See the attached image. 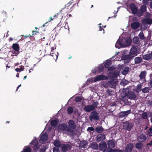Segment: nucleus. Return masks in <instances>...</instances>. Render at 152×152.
Returning <instances> with one entry per match:
<instances>
[{
	"label": "nucleus",
	"instance_id": "obj_1",
	"mask_svg": "<svg viewBox=\"0 0 152 152\" xmlns=\"http://www.w3.org/2000/svg\"><path fill=\"white\" fill-rule=\"evenodd\" d=\"M34 151H37L39 148V143L36 138L34 139L31 142Z\"/></svg>",
	"mask_w": 152,
	"mask_h": 152
},
{
	"label": "nucleus",
	"instance_id": "obj_2",
	"mask_svg": "<svg viewBox=\"0 0 152 152\" xmlns=\"http://www.w3.org/2000/svg\"><path fill=\"white\" fill-rule=\"evenodd\" d=\"M99 114L96 111H93L91 113L89 116L90 119L92 121V119L94 120H98L99 119Z\"/></svg>",
	"mask_w": 152,
	"mask_h": 152
},
{
	"label": "nucleus",
	"instance_id": "obj_3",
	"mask_svg": "<svg viewBox=\"0 0 152 152\" xmlns=\"http://www.w3.org/2000/svg\"><path fill=\"white\" fill-rule=\"evenodd\" d=\"M146 72L145 71H142L140 74L139 77H140L139 81L142 83H143L146 81L145 77Z\"/></svg>",
	"mask_w": 152,
	"mask_h": 152
},
{
	"label": "nucleus",
	"instance_id": "obj_4",
	"mask_svg": "<svg viewBox=\"0 0 152 152\" xmlns=\"http://www.w3.org/2000/svg\"><path fill=\"white\" fill-rule=\"evenodd\" d=\"M146 9L147 7L145 5H142L140 8V10L137 12V15L139 17L142 16L144 13L146 11Z\"/></svg>",
	"mask_w": 152,
	"mask_h": 152
},
{
	"label": "nucleus",
	"instance_id": "obj_5",
	"mask_svg": "<svg viewBox=\"0 0 152 152\" xmlns=\"http://www.w3.org/2000/svg\"><path fill=\"white\" fill-rule=\"evenodd\" d=\"M108 77L107 76L103 75H99L96 77L94 79V82H95L98 81L106 80L107 79Z\"/></svg>",
	"mask_w": 152,
	"mask_h": 152
},
{
	"label": "nucleus",
	"instance_id": "obj_6",
	"mask_svg": "<svg viewBox=\"0 0 152 152\" xmlns=\"http://www.w3.org/2000/svg\"><path fill=\"white\" fill-rule=\"evenodd\" d=\"M123 124L124 128L128 131H130L133 126V124L130 123L129 121H125L124 122Z\"/></svg>",
	"mask_w": 152,
	"mask_h": 152
},
{
	"label": "nucleus",
	"instance_id": "obj_7",
	"mask_svg": "<svg viewBox=\"0 0 152 152\" xmlns=\"http://www.w3.org/2000/svg\"><path fill=\"white\" fill-rule=\"evenodd\" d=\"M147 136L144 134H141L139 135L137 139V140L139 142H143L147 139Z\"/></svg>",
	"mask_w": 152,
	"mask_h": 152
},
{
	"label": "nucleus",
	"instance_id": "obj_8",
	"mask_svg": "<svg viewBox=\"0 0 152 152\" xmlns=\"http://www.w3.org/2000/svg\"><path fill=\"white\" fill-rule=\"evenodd\" d=\"M71 145L69 144H63L61 146V152H66L69 149H71Z\"/></svg>",
	"mask_w": 152,
	"mask_h": 152
},
{
	"label": "nucleus",
	"instance_id": "obj_9",
	"mask_svg": "<svg viewBox=\"0 0 152 152\" xmlns=\"http://www.w3.org/2000/svg\"><path fill=\"white\" fill-rule=\"evenodd\" d=\"M134 147V145L133 144L130 143L128 144L125 149L124 152H132Z\"/></svg>",
	"mask_w": 152,
	"mask_h": 152
},
{
	"label": "nucleus",
	"instance_id": "obj_10",
	"mask_svg": "<svg viewBox=\"0 0 152 152\" xmlns=\"http://www.w3.org/2000/svg\"><path fill=\"white\" fill-rule=\"evenodd\" d=\"M68 127L71 128L74 130L75 129L76 127L75 122L72 119L69 120L68 123Z\"/></svg>",
	"mask_w": 152,
	"mask_h": 152
},
{
	"label": "nucleus",
	"instance_id": "obj_11",
	"mask_svg": "<svg viewBox=\"0 0 152 152\" xmlns=\"http://www.w3.org/2000/svg\"><path fill=\"white\" fill-rule=\"evenodd\" d=\"M127 97L131 99H134L136 97L135 93L133 91H129L126 95Z\"/></svg>",
	"mask_w": 152,
	"mask_h": 152
},
{
	"label": "nucleus",
	"instance_id": "obj_12",
	"mask_svg": "<svg viewBox=\"0 0 152 152\" xmlns=\"http://www.w3.org/2000/svg\"><path fill=\"white\" fill-rule=\"evenodd\" d=\"M67 126L66 124H63L59 125L58 127V130L59 132H62L65 131Z\"/></svg>",
	"mask_w": 152,
	"mask_h": 152
},
{
	"label": "nucleus",
	"instance_id": "obj_13",
	"mask_svg": "<svg viewBox=\"0 0 152 152\" xmlns=\"http://www.w3.org/2000/svg\"><path fill=\"white\" fill-rule=\"evenodd\" d=\"M137 51L136 48L135 46H133L131 48L129 54L132 55L134 57L136 56L137 55Z\"/></svg>",
	"mask_w": 152,
	"mask_h": 152
},
{
	"label": "nucleus",
	"instance_id": "obj_14",
	"mask_svg": "<svg viewBox=\"0 0 152 152\" xmlns=\"http://www.w3.org/2000/svg\"><path fill=\"white\" fill-rule=\"evenodd\" d=\"M107 147V144L105 141L100 142L99 144V148L100 151H102Z\"/></svg>",
	"mask_w": 152,
	"mask_h": 152
},
{
	"label": "nucleus",
	"instance_id": "obj_15",
	"mask_svg": "<svg viewBox=\"0 0 152 152\" xmlns=\"http://www.w3.org/2000/svg\"><path fill=\"white\" fill-rule=\"evenodd\" d=\"M129 7L132 11V13L134 14H136L137 12V8L135 6V4L134 3H131L129 5Z\"/></svg>",
	"mask_w": 152,
	"mask_h": 152
},
{
	"label": "nucleus",
	"instance_id": "obj_16",
	"mask_svg": "<svg viewBox=\"0 0 152 152\" xmlns=\"http://www.w3.org/2000/svg\"><path fill=\"white\" fill-rule=\"evenodd\" d=\"M134 57V56H132L129 53V54L126 55H124L122 56L121 57L122 60H123L130 61Z\"/></svg>",
	"mask_w": 152,
	"mask_h": 152
},
{
	"label": "nucleus",
	"instance_id": "obj_17",
	"mask_svg": "<svg viewBox=\"0 0 152 152\" xmlns=\"http://www.w3.org/2000/svg\"><path fill=\"white\" fill-rule=\"evenodd\" d=\"M131 113L130 110H128L125 111L121 112L119 113V116L120 118H123L125 116H126Z\"/></svg>",
	"mask_w": 152,
	"mask_h": 152
},
{
	"label": "nucleus",
	"instance_id": "obj_18",
	"mask_svg": "<svg viewBox=\"0 0 152 152\" xmlns=\"http://www.w3.org/2000/svg\"><path fill=\"white\" fill-rule=\"evenodd\" d=\"M105 138V135L103 134H98L96 137V141L99 142L102 140H104Z\"/></svg>",
	"mask_w": 152,
	"mask_h": 152
},
{
	"label": "nucleus",
	"instance_id": "obj_19",
	"mask_svg": "<svg viewBox=\"0 0 152 152\" xmlns=\"http://www.w3.org/2000/svg\"><path fill=\"white\" fill-rule=\"evenodd\" d=\"M48 135L47 132H45L43 133L41 135L39 141H42L43 142L46 141L48 139Z\"/></svg>",
	"mask_w": 152,
	"mask_h": 152
},
{
	"label": "nucleus",
	"instance_id": "obj_20",
	"mask_svg": "<svg viewBox=\"0 0 152 152\" xmlns=\"http://www.w3.org/2000/svg\"><path fill=\"white\" fill-rule=\"evenodd\" d=\"M83 109L86 112H90L94 110L93 107L91 105H88L85 106Z\"/></svg>",
	"mask_w": 152,
	"mask_h": 152
},
{
	"label": "nucleus",
	"instance_id": "obj_21",
	"mask_svg": "<svg viewBox=\"0 0 152 152\" xmlns=\"http://www.w3.org/2000/svg\"><path fill=\"white\" fill-rule=\"evenodd\" d=\"M142 23L147 24L151 25L152 24V19L148 18L142 20Z\"/></svg>",
	"mask_w": 152,
	"mask_h": 152
},
{
	"label": "nucleus",
	"instance_id": "obj_22",
	"mask_svg": "<svg viewBox=\"0 0 152 152\" xmlns=\"http://www.w3.org/2000/svg\"><path fill=\"white\" fill-rule=\"evenodd\" d=\"M140 23L138 22H134L131 24V27L134 29L136 30L140 26Z\"/></svg>",
	"mask_w": 152,
	"mask_h": 152
},
{
	"label": "nucleus",
	"instance_id": "obj_23",
	"mask_svg": "<svg viewBox=\"0 0 152 152\" xmlns=\"http://www.w3.org/2000/svg\"><path fill=\"white\" fill-rule=\"evenodd\" d=\"M88 142L85 140L81 141L79 144V147L81 148H87Z\"/></svg>",
	"mask_w": 152,
	"mask_h": 152
},
{
	"label": "nucleus",
	"instance_id": "obj_24",
	"mask_svg": "<svg viewBox=\"0 0 152 152\" xmlns=\"http://www.w3.org/2000/svg\"><path fill=\"white\" fill-rule=\"evenodd\" d=\"M12 48L13 50L17 52V54H19V53L20 47L18 44H13L12 45Z\"/></svg>",
	"mask_w": 152,
	"mask_h": 152
},
{
	"label": "nucleus",
	"instance_id": "obj_25",
	"mask_svg": "<svg viewBox=\"0 0 152 152\" xmlns=\"http://www.w3.org/2000/svg\"><path fill=\"white\" fill-rule=\"evenodd\" d=\"M107 145L109 148H114L115 146V144L112 140H109L107 142Z\"/></svg>",
	"mask_w": 152,
	"mask_h": 152
},
{
	"label": "nucleus",
	"instance_id": "obj_26",
	"mask_svg": "<svg viewBox=\"0 0 152 152\" xmlns=\"http://www.w3.org/2000/svg\"><path fill=\"white\" fill-rule=\"evenodd\" d=\"M73 129H72L71 128L67 127L65 131L66 132V133L68 135H73L74 134Z\"/></svg>",
	"mask_w": 152,
	"mask_h": 152
},
{
	"label": "nucleus",
	"instance_id": "obj_27",
	"mask_svg": "<svg viewBox=\"0 0 152 152\" xmlns=\"http://www.w3.org/2000/svg\"><path fill=\"white\" fill-rule=\"evenodd\" d=\"M123 46V44L122 43V41L120 39H118L115 45L116 48H119Z\"/></svg>",
	"mask_w": 152,
	"mask_h": 152
},
{
	"label": "nucleus",
	"instance_id": "obj_28",
	"mask_svg": "<svg viewBox=\"0 0 152 152\" xmlns=\"http://www.w3.org/2000/svg\"><path fill=\"white\" fill-rule=\"evenodd\" d=\"M129 70V68L128 66H124L122 69V74L123 75H126Z\"/></svg>",
	"mask_w": 152,
	"mask_h": 152
},
{
	"label": "nucleus",
	"instance_id": "obj_29",
	"mask_svg": "<svg viewBox=\"0 0 152 152\" xmlns=\"http://www.w3.org/2000/svg\"><path fill=\"white\" fill-rule=\"evenodd\" d=\"M135 147L138 150L142 149L143 147V145L142 142H139L136 144Z\"/></svg>",
	"mask_w": 152,
	"mask_h": 152
},
{
	"label": "nucleus",
	"instance_id": "obj_30",
	"mask_svg": "<svg viewBox=\"0 0 152 152\" xmlns=\"http://www.w3.org/2000/svg\"><path fill=\"white\" fill-rule=\"evenodd\" d=\"M142 58L144 60H148L152 58V55L150 53H147L143 55Z\"/></svg>",
	"mask_w": 152,
	"mask_h": 152
},
{
	"label": "nucleus",
	"instance_id": "obj_31",
	"mask_svg": "<svg viewBox=\"0 0 152 152\" xmlns=\"http://www.w3.org/2000/svg\"><path fill=\"white\" fill-rule=\"evenodd\" d=\"M63 15L61 12H58L57 14H56L53 17L55 18L56 19H61L63 18Z\"/></svg>",
	"mask_w": 152,
	"mask_h": 152
},
{
	"label": "nucleus",
	"instance_id": "obj_32",
	"mask_svg": "<svg viewBox=\"0 0 152 152\" xmlns=\"http://www.w3.org/2000/svg\"><path fill=\"white\" fill-rule=\"evenodd\" d=\"M95 130L97 133H102L104 131V129L102 126H99L96 128Z\"/></svg>",
	"mask_w": 152,
	"mask_h": 152
},
{
	"label": "nucleus",
	"instance_id": "obj_33",
	"mask_svg": "<svg viewBox=\"0 0 152 152\" xmlns=\"http://www.w3.org/2000/svg\"><path fill=\"white\" fill-rule=\"evenodd\" d=\"M54 145L56 147H60L61 146L60 141L58 140H56L54 142Z\"/></svg>",
	"mask_w": 152,
	"mask_h": 152
},
{
	"label": "nucleus",
	"instance_id": "obj_34",
	"mask_svg": "<svg viewBox=\"0 0 152 152\" xmlns=\"http://www.w3.org/2000/svg\"><path fill=\"white\" fill-rule=\"evenodd\" d=\"M91 147L94 149H97L98 148V144L95 142H93L91 144Z\"/></svg>",
	"mask_w": 152,
	"mask_h": 152
},
{
	"label": "nucleus",
	"instance_id": "obj_35",
	"mask_svg": "<svg viewBox=\"0 0 152 152\" xmlns=\"http://www.w3.org/2000/svg\"><path fill=\"white\" fill-rule=\"evenodd\" d=\"M142 61V58L140 57H137L135 58L134 62L136 64L140 63Z\"/></svg>",
	"mask_w": 152,
	"mask_h": 152
},
{
	"label": "nucleus",
	"instance_id": "obj_36",
	"mask_svg": "<svg viewBox=\"0 0 152 152\" xmlns=\"http://www.w3.org/2000/svg\"><path fill=\"white\" fill-rule=\"evenodd\" d=\"M150 90V88L149 87H145L142 89L141 91L143 93H148Z\"/></svg>",
	"mask_w": 152,
	"mask_h": 152
},
{
	"label": "nucleus",
	"instance_id": "obj_37",
	"mask_svg": "<svg viewBox=\"0 0 152 152\" xmlns=\"http://www.w3.org/2000/svg\"><path fill=\"white\" fill-rule=\"evenodd\" d=\"M99 104V103L97 101L94 102H93L92 104L91 105L93 107L94 110L96 107H97V105Z\"/></svg>",
	"mask_w": 152,
	"mask_h": 152
},
{
	"label": "nucleus",
	"instance_id": "obj_38",
	"mask_svg": "<svg viewBox=\"0 0 152 152\" xmlns=\"http://www.w3.org/2000/svg\"><path fill=\"white\" fill-rule=\"evenodd\" d=\"M133 40V42L135 44H138L139 43V38L138 37H134Z\"/></svg>",
	"mask_w": 152,
	"mask_h": 152
},
{
	"label": "nucleus",
	"instance_id": "obj_39",
	"mask_svg": "<svg viewBox=\"0 0 152 152\" xmlns=\"http://www.w3.org/2000/svg\"><path fill=\"white\" fill-rule=\"evenodd\" d=\"M111 64V61H108L106 62L104 64V66L106 68H108Z\"/></svg>",
	"mask_w": 152,
	"mask_h": 152
},
{
	"label": "nucleus",
	"instance_id": "obj_40",
	"mask_svg": "<svg viewBox=\"0 0 152 152\" xmlns=\"http://www.w3.org/2000/svg\"><path fill=\"white\" fill-rule=\"evenodd\" d=\"M147 135L149 136H152V127L150 128L148 130L147 133Z\"/></svg>",
	"mask_w": 152,
	"mask_h": 152
},
{
	"label": "nucleus",
	"instance_id": "obj_41",
	"mask_svg": "<svg viewBox=\"0 0 152 152\" xmlns=\"http://www.w3.org/2000/svg\"><path fill=\"white\" fill-rule=\"evenodd\" d=\"M56 53L57 54L52 53L51 55V56L53 58V59L55 60H56L57 59L58 55V53L57 52Z\"/></svg>",
	"mask_w": 152,
	"mask_h": 152
},
{
	"label": "nucleus",
	"instance_id": "obj_42",
	"mask_svg": "<svg viewBox=\"0 0 152 152\" xmlns=\"http://www.w3.org/2000/svg\"><path fill=\"white\" fill-rule=\"evenodd\" d=\"M67 113L68 114H71L72 113L73 111V108L71 107H68L67 109Z\"/></svg>",
	"mask_w": 152,
	"mask_h": 152
},
{
	"label": "nucleus",
	"instance_id": "obj_43",
	"mask_svg": "<svg viewBox=\"0 0 152 152\" xmlns=\"http://www.w3.org/2000/svg\"><path fill=\"white\" fill-rule=\"evenodd\" d=\"M57 121L56 120H52L50 124L52 126H54L57 125Z\"/></svg>",
	"mask_w": 152,
	"mask_h": 152
},
{
	"label": "nucleus",
	"instance_id": "obj_44",
	"mask_svg": "<svg viewBox=\"0 0 152 152\" xmlns=\"http://www.w3.org/2000/svg\"><path fill=\"white\" fill-rule=\"evenodd\" d=\"M139 36L140 38L141 39H145V37L143 32L141 31L139 34Z\"/></svg>",
	"mask_w": 152,
	"mask_h": 152
},
{
	"label": "nucleus",
	"instance_id": "obj_45",
	"mask_svg": "<svg viewBox=\"0 0 152 152\" xmlns=\"http://www.w3.org/2000/svg\"><path fill=\"white\" fill-rule=\"evenodd\" d=\"M142 117L144 119H146L147 117V113L145 112H144L142 113L141 115Z\"/></svg>",
	"mask_w": 152,
	"mask_h": 152
},
{
	"label": "nucleus",
	"instance_id": "obj_46",
	"mask_svg": "<svg viewBox=\"0 0 152 152\" xmlns=\"http://www.w3.org/2000/svg\"><path fill=\"white\" fill-rule=\"evenodd\" d=\"M112 150V148L109 149H107L106 148L103 150V152H113Z\"/></svg>",
	"mask_w": 152,
	"mask_h": 152
},
{
	"label": "nucleus",
	"instance_id": "obj_47",
	"mask_svg": "<svg viewBox=\"0 0 152 152\" xmlns=\"http://www.w3.org/2000/svg\"><path fill=\"white\" fill-rule=\"evenodd\" d=\"M59 147H55L53 148V152H59L60 150L59 148Z\"/></svg>",
	"mask_w": 152,
	"mask_h": 152
},
{
	"label": "nucleus",
	"instance_id": "obj_48",
	"mask_svg": "<svg viewBox=\"0 0 152 152\" xmlns=\"http://www.w3.org/2000/svg\"><path fill=\"white\" fill-rule=\"evenodd\" d=\"M75 99L76 102H80L82 100V98L78 96L76 97Z\"/></svg>",
	"mask_w": 152,
	"mask_h": 152
},
{
	"label": "nucleus",
	"instance_id": "obj_49",
	"mask_svg": "<svg viewBox=\"0 0 152 152\" xmlns=\"http://www.w3.org/2000/svg\"><path fill=\"white\" fill-rule=\"evenodd\" d=\"M112 150L113 152H123L122 150L118 149L112 148Z\"/></svg>",
	"mask_w": 152,
	"mask_h": 152
},
{
	"label": "nucleus",
	"instance_id": "obj_50",
	"mask_svg": "<svg viewBox=\"0 0 152 152\" xmlns=\"http://www.w3.org/2000/svg\"><path fill=\"white\" fill-rule=\"evenodd\" d=\"M31 149L30 148L28 147L25 149L23 151V152H31Z\"/></svg>",
	"mask_w": 152,
	"mask_h": 152
},
{
	"label": "nucleus",
	"instance_id": "obj_51",
	"mask_svg": "<svg viewBox=\"0 0 152 152\" xmlns=\"http://www.w3.org/2000/svg\"><path fill=\"white\" fill-rule=\"evenodd\" d=\"M104 67L103 66H99L98 68V71L99 72H101L103 70Z\"/></svg>",
	"mask_w": 152,
	"mask_h": 152
},
{
	"label": "nucleus",
	"instance_id": "obj_52",
	"mask_svg": "<svg viewBox=\"0 0 152 152\" xmlns=\"http://www.w3.org/2000/svg\"><path fill=\"white\" fill-rule=\"evenodd\" d=\"M149 0H142V2L144 5H146L148 4V1Z\"/></svg>",
	"mask_w": 152,
	"mask_h": 152
},
{
	"label": "nucleus",
	"instance_id": "obj_53",
	"mask_svg": "<svg viewBox=\"0 0 152 152\" xmlns=\"http://www.w3.org/2000/svg\"><path fill=\"white\" fill-rule=\"evenodd\" d=\"M87 131H94V129L93 127H88L87 130Z\"/></svg>",
	"mask_w": 152,
	"mask_h": 152
},
{
	"label": "nucleus",
	"instance_id": "obj_54",
	"mask_svg": "<svg viewBox=\"0 0 152 152\" xmlns=\"http://www.w3.org/2000/svg\"><path fill=\"white\" fill-rule=\"evenodd\" d=\"M121 100L122 101H124L125 103L127 102H128L127 99H126L125 97H123L121 98Z\"/></svg>",
	"mask_w": 152,
	"mask_h": 152
},
{
	"label": "nucleus",
	"instance_id": "obj_55",
	"mask_svg": "<svg viewBox=\"0 0 152 152\" xmlns=\"http://www.w3.org/2000/svg\"><path fill=\"white\" fill-rule=\"evenodd\" d=\"M39 32L38 31H32V35H35L37 34V33H38Z\"/></svg>",
	"mask_w": 152,
	"mask_h": 152
},
{
	"label": "nucleus",
	"instance_id": "obj_56",
	"mask_svg": "<svg viewBox=\"0 0 152 152\" xmlns=\"http://www.w3.org/2000/svg\"><path fill=\"white\" fill-rule=\"evenodd\" d=\"M148 85H150V87L151 88H152V78L150 80V81L148 83Z\"/></svg>",
	"mask_w": 152,
	"mask_h": 152
},
{
	"label": "nucleus",
	"instance_id": "obj_57",
	"mask_svg": "<svg viewBox=\"0 0 152 152\" xmlns=\"http://www.w3.org/2000/svg\"><path fill=\"white\" fill-rule=\"evenodd\" d=\"M114 69V68L112 66H110L108 68V71H112Z\"/></svg>",
	"mask_w": 152,
	"mask_h": 152
},
{
	"label": "nucleus",
	"instance_id": "obj_58",
	"mask_svg": "<svg viewBox=\"0 0 152 152\" xmlns=\"http://www.w3.org/2000/svg\"><path fill=\"white\" fill-rule=\"evenodd\" d=\"M22 36L24 37L25 38H27V37H32V36H31L30 34H29L28 35H26V36H25L24 35H22Z\"/></svg>",
	"mask_w": 152,
	"mask_h": 152
},
{
	"label": "nucleus",
	"instance_id": "obj_59",
	"mask_svg": "<svg viewBox=\"0 0 152 152\" xmlns=\"http://www.w3.org/2000/svg\"><path fill=\"white\" fill-rule=\"evenodd\" d=\"M20 71H23L24 70V67L23 66H21L20 67Z\"/></svg>",
	"mask_w": 152,
	"mask_h": 152
},
{
	"label": "nucleus",
	"instance_id": "obj_60",
	"mask_svg": "<svg viewBox=\"0 0 152 152\" xmlns=\"http://www.w3.org/2000/svg\"><path fill=\"white\" fill-rule=\"evenodd\" d=\"M15 70L17 72H20V68H17L15 69Z\"/></svg>",
	"mask_w": 152,
	"mask_h": 152
},
{
	"label": "nucleus",
	"instance_id": "obj_61",
	"mask_svg": "<svg viewBox=\"0 0 152 152\" xmlns=\"http://www.w3.org/2000/svg\"><path fill=\"white\" fill-rule=\"evenodd\" d=\"M147 145H152V140L150 142L148 143Z\"/></svg>",
	"mask_w": 152,
	"mask_h": 152
},
{
	"label": "nucleus",
	"instance_id": "obj_62",
	"mask_svg": "<svg viewBox=\"0 0 152 152\" xmlns=\"http://www.w3.org/2000/svg\"><path fill=\"white\" fill-rule=\"evenodd\" d=\"M2 13L4 15H6V12L5 11H3L2 12Z\"/></svg>",
	"mask_w": 152,
	"mask_h": 152
},
{
	"label": "nucleus",
	"instance_id": "obj_63",
	"mask_svg": "<svg viewBox=\"0 0 152 152\" xmlns=\"http://www.w3.org/2000/svg\"><path fill=\"white\" fill-rule=\"evenodd\" d=\"M149 6L152 9V2L150 3L149 4Z\"/></svg>",
	"mask_w": 152,
	"mask_h": 152
},
{
	"label": "nucleus",
	"instance_id": "obj_64",
	"mask_svg": "<svg viewBox=\"0 0 152 152\" xmlns=\"http://www.w3.org/2000/svg\"><path fill=\"white\" fill-rule=\"evenodd\" d=\"M53 20V18H52V17H50V19L49 20H48V22H50V21L52 20Z\"/></svg>",
	"mask_w": 152,
	"mask_h": 152
}]
</instances>
